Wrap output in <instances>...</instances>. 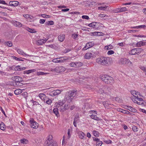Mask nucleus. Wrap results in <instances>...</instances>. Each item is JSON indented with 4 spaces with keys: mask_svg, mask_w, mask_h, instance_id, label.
<instances>
[{
    "mask_svg": "<svg viewBox=\"0 0 146 146\" xmlns=\"http://www.w3.org/2000/svg\"><path fill=\"white\" fill-rule=\"evenodd\" d=\"M110 60L109 58L102 57L97 58L96 62L101 65L108 66L110 64Z\"/></svg>",
    "mask_w": 146,
    "mask_h": 146,
    "instance_id": "obj_1",
    "label": "nucleus"
},
{
    "mask_svg": "<svg viewBox=\"0 0 146 146\" xmlns=\"http://www.w3.org/2000/svg\"><path fill=\"white\" fill-rule=\"evenodd\" d=\"M102 81L106 84H112L114 83L113 78L108 75H104L100 77Z\"/></svg>",
    "mask_w": 146,
    "mask_h": 146,
    "instance_id": "obj_2",
    "label": "nucleus"
},
{
    "mask_svg": "<svg viewBox=\"0 0 146 146\" xmlns=\"http://www.w3.org/2000/svg\"><path fill=\"white\" fill-rule=\"evenodd\" d=\"M119 62L121 64L126 65L129 66H132L133 65L132 62L129 59L125 58H120L119 60Z\"/></svg>",
    "mask_w": 146,
    "mask_h": 146,
    "instance_id": "obj_3",
    "label": "nucleus"
},
{
    "mask_svg": "<svg viewBox=\"0 0 146 146\" xmlns=\"http://www.w3.org/2000/svg\"><path fill=\"white\" fill-rule=\"evenodd\" d=\"M77 94V90L71 91L68 92V98L70 100H72Z\"/></svg>",
    "mask_w": 146,
    "mask_h": 146,
    "instance_id": "obj_4",
    "label": "nucleus"
},
{
    "mask_svg": "<svg viewBox=\"0 0 146 146\" xmlns=\"http://www.w3.org/2000/svg\"><path fill=\"white\" fill-rule=\"evenodd\" d=\"M55 70L57 72H62L65 71V68L63 66H58L55 68Z\"/></svg>",
    "mask_w": 146,
    "mask_h": 146,
    "instance_id": "obj_5",
    "label": "nucleus"
},
{
    "mask_svg": "<svg viewBox=\"0 0 146 146\" xmlns=\"http://www.w3.org/2000/svg\"><path fill=\"white\" fill-rule=\"evenodd\" d=\"M13 24L14 26L17 27H22L23 28H25V26L22 25L21 23L17 21H15L13 22Z\"/></svg>",
    "mask_w": 146,
    "mask_h": 146,
    "instance_id": "obj_6",
    "label": "nucleus"
},
{
    "mask_svg": "<svg viewBox=\"0 0 146 146\" xmlns=\"http://www.w3.org/2000/svg\"><path fill=\"white\" fill-rule=\"evenodd\" d=\"M48 141H45L44 143L45 146H57V143L55 141L50 143Z\"/></svg>",
    "mask_w": 146,
    "mask_h": 146,
    "instance_id": "obj_7",
    "label": "nucleus"
},
{
    "mask_svg": "<svg viewBox=\"0 0 146 146\" xmlns=\"http://www.w3.org/2000/svg\"><path fill=\"white\" fill-rule=\"evenodd\" d=\"M19 4V2L17 1H10L8 5L16 7L18 6Z\"/></svg>",
    "mask_w": 146,
    "mask_h": 146,
    "instance_id": "obj_8",
    "label": "nucleus"
},
{
    "mask_svg": "<svg viewBox=\"0 0 146 146\" xmlns=\"http://www.w3.org/2000/svg\"><path fill=\"white\" fill-rule=\"evenodd\" d=\"M30 123L31 127L35 129H36L38 127V124L36 122L33 120H31Z\"/></svg>",
    "mask_w": 146,
    "mask_h": 146,
    "instance_id": "obj_9",
    "label": "nucleus"
},
{
    "mask_svg": "<svg viewBox=\"0 0 146 146\" xmlns=\"http://www.w3.org/2000/svg\"><path fill=\"white\" fill-rule=\"evenodd\" d=\"M127 10L126 7H122L116 9L115 10V13L121 12H125Z\"/></svg>",
    "mask_w": 146,
    "mask_h": 146,
    "instance_id": "obj_10",
    "label": "nucleus"
},
{
    "mask_svg": "<svg viewBox=\"0 0 146 146\" xmlns=\"http://www.w3.org/2000/svg\"><path fill=\"white\" fill-rule=\"evenodd\" d=\"M93 45V44L91 42H88L86 44L85 46L83 48L82 50H85L92 46Z\"/></svg>",
    "mask_w": 146,
    "mask_h": 146,
    "instance_id": "obj_11",
    "label": "nucleus"
},
{
    "mask_svg": "<svg viewBox=\"0 0 146 146\" xmlns=\"http://www.w3.org/2000/svg\"><path fill=\"white\" fill-rule=\"evenodd\" d=\"M13 80L14 81L16 82H22L23 79L20 76H15L13 78Z\"/></svg>",
    "mask_w": 146,
    "mask_h": 146,
    "instance_id": "obj_12",
    "label": "nucleus"
},
{
    "mask_svg": "<svg viewBox=\"0 0 146 146\" xmlns=\"http://www.w3.org/2000/svg\"><path fill=\"white\" fill-rule=\"evenodd\" d=\"M17 52L19 54L24 55V56H27L30 57L32 56L31 55H30L29 54H26L25 53L23 52L22 50H21L20 49H18L17 50Z\"/></svg>",
    "mask_w": 146,
    "mask_h": 146,
    "instance_id": "obj_13",
    "label": "nucleus"
},
{
    "mask_svg": "<svg viewBox=\"0 0 146 146\" xmlns=\"http://www.w3.org/2000/svg\"><path fill=\"white\" fill-rule=\"evenodd\" d=\"M94 54L91 52H88L85 56V58L86 59H89L91 57L94 56Z\"/></svg>",
    "mask_w": 146,
    "mask_h": 146,
    "instance_id": "obj_14",
    "label": "nucleus"
},
{
    "mask_svg": "<svg viewBox=\"0 0 146 146\" xmlns=\"http://www.w3.org/2000/svg\"><path fill=\"white\" fill-rule=\"evenodd\" d=\"M125 106L127 107V108L128 107V108H126V109L129 110L131 112L135 113L137 111V110L133 108L130 106Z\"/></svg>",
    "mask_w": 146,
    "mask_h": 146,
    "instance_id": "obj_15",
    "label": "nucleus"
},
{
    "mask_svg": "<svg viewBox=\"0 0 146 146\" xmlns=\"http://www.w3.org/2000/svg\"><path fill=\"white\" fill-rule=\"evenodd\" d=\"M36 71V70L34 69L25 70L24 72V74H29L30 73L35 72Z\"/></svg>",
    "mask_w": 146,
    "mask_h": 146,
    "instance_id": "obj_16",
    "label": "nucleus"
},
{
    "mask_svg": "<svg viewBox=\"0 0 146 146\" xmlns=\"http://www.w3.org/2000/svg\"><path fill=\"white\" fill-rule=\"evenodd\" d=\"M25 28L27 31L31 33H33L36 32V31L34 29H30L28 27H26L25 26V28Z\"/></svg>",
    "mask_w": 146,
    "mask_h": 146,
    "instance_id": "obj_17",
    "label": "nucleus"
},
{
    "mask_svg": "<svg viewBox=\"0 0 146 146\" xmlns=\"http://www.w3.org/2000/svg\"><path fill=\"white\" fill-rule=\"evenodd\" d=\"M53 113L55 114V115L58 117L59 116V114L58 113V109L57 108H55L53 110Z\"/></svg>",
    "mask_w": 146,
    "mask_h": 146,
    "instance_id": "obj_18",
    "label": "nucleus"
},
{
    "mask_svg": "<svg viewBox=\"0 0 146 146\" xmlns=\"http://www.w3.org/2000/svg\"><path fill=\"white\" fill-rule=\"evenodd\" d=\"M38 96L42 100H44V102H45V98H47L46 97V96L43 93L40 94Z\"/></svg>",
    "mask_w": 146,
    "mask_h": 146,
    "instance_id": "obj_19",
    "label": "nucleus"
},
{
    "mask_svg": "<svg viewBox=\"0 0 146 146\" xmlns=\"http://www.w3.org/2000/svg\"><path fill=\"white\" fill-rule=\"evenodd\" d=\"M58 38L59 41L62 42L65 38V35H64L61 34L58 36Z\"/></svg>",
    "mask_w": 146,
    "mask_h": 146,
    "instance_id": "obj_20",
    "label": "nucleus"
},
{
    "mask_svg": "<svg viewBox=\"0 0 146 146\" xmlns=\"http://www.w3.org/2000/svg\"><path fill=\"white\" fill-rule=\"evenodd\" d=\"M98 23L96 22H92L90 23L89 24L88 26L90 27L96 28L97 24H98Z\"/></svg>",
    "mask_w": 146,
    "mask_h": 146,
    "instance_id": "obj_21",
    "label": "nucleus"
},
{
    "mask_svg": "<svg viewBox=\"0 0 146 146\" xmlns=\"http://www.w3.org/2000/svg\"><path fill=\"white\" fill-rule=\"evenodd\" d=\"M69 108V107H68V105L65 104V105L64 107H62L60 109V111H64L68 109Z\"/></svg>",
    "mask_w": 146,
    "mask_h": 146,
    "instance_id": "obj_22",
    "label": "nucleus"
},
{
    "mask_svg": "<svg viewBox=\"0 0 146 146\" xmlns=\"http://www.w3.org/2000/svg\"><path fill=\"white\" fill-rule=\"evenodd\" d=\"M146 27V26L145 25H141L138 26H137L135 27H131V28L132 29H142V28H145Z\"/></svg>",
    "mask_w": 146,
    "mask_h": 146,
    "instance_id": "obj_23",
    "label": "nucleus"
},
{
    "mask_svg": "<svg viewBox=\"0 0 146 146\" xmlns=\"http://www.w3.org/2000/svg\"><path fill=\"white\" fill-rule=\"evenodd\" d=\"M44 24L46 26L52 25L54 24V22L52 21H46Z\"/></svg>",
    "mask_w": 146,
    "mask_h": 146,
    "instance_id": "obj_24",
    "label": "nucleus"
},
{
    "mask_svg": "<svg viewBox=\"0 0 146 146\" xmlns=\"http://www.w3.org/2000/svg\"><path fill=\"white\" fill-rule=\"evenodd\" d=\"M26 69V68L23 67H21L20 66H16L15 70H25Z\"/></svg>",
    "mask_w": 146,
    "mask_h": 146,
    "instance_id": "obj_25",
    "label": "nucleus"
},
{
    "mask_svg": "<svg viewBox=\"0 0 146 146\" xmlns=\"http://www.w3.org/2000/svg\"><path fill=\"white\" fill-rule=\"evenodd\" d=\"M130 92L131 94L135 97V96H136L135 95L137 96L138 94L140 95L139 92H136V91L135 90L131 91Z\"/></svg>",
    "mask_w": 146,
    "mask_h": 146,
    "instance_id": "obj_26",
    "label": "nucleus"
},
{
    "mask_svg": "<svg viewBox=\"0 0 146 146\" xmlns=\"http://www.w3.org/2000/svg\"><path fill=\"white\" fill-rule=\"evenodd\" d=\"M22 92V90L21 89H17L14 91V93L16 95H19Z\"/></svg>",
    "mask_w": 146,
    "mask_h": 146,
    "instance_id": "obj_27",
    "label": "nucleus"
},
{
    "mask_svg": "<svg viewBox=\"0 0 146 146\" xmlns=\"http://www.w3.org/2000/svg\"><path fill=\"white\" fill-rule=\"evenodd\" d=\"M0 129L3 131L5 129V125L4 123L3 122H1L0 124Z\"/></svg>",
    "mask_w": 146,
    "mask_h": 146,
    "instance_id": "obj_28",
    "label": "nucleus"
},
{
    "mask_svg": "<svg viewBox=\"0 0 146 146\" xmlns=\"http://www.w3.org/2000/svg\"><path fill=\"white\" fill-rule=\"evenodd\" d=\"M13 85L14 86H21L22 85V84L20 82H15L13 84Z\"/></svg>",
    "mask_w": 146,
    "mask_h": 146,
    "instance_id": "obj_29",
    "label": "nucleus"
},
{
    "mask_svg": "<svg viewBox=\"0 0 146 146\" xmlns=\"http://www.w3.org/2000/svg\"><path fill=\"white\" fill-rule=\"evenodd\" d=\"M136 48L132 49L130 52V54L131 55H135L137 54Z\"/></svg>",
    "mask_w": 146,
    "mask_h": 146,
    "instance_id": "obj_30",
    "label": "nucleus"
},
{
    "mask_svg": "<svg viewBox=\"0 0 146 146\" xmlns=\"http://www.w3.org/2000/svg\"><path fill=\"white\" fill-rule=\"evenodd\" d=\"M85 136V134L82 132H81L79 133V137L81 139H84Z\"/></svg>",
    "mask_w": 146,
    "mask_h": 146,
    "instance_id": "obj_31",
    "label": "nucleus"
},
{
    "mask_svg": "<svg viewBox=\"0 0 146 146\" xmlns=\"http://www.w3.org/2000/svg\"><path fill=\"white\" fill-rule=\"evenodd\" d=\"M107 6H101L100 7H98V10H105L106 9H107Z\"/></svg>",
    "mask_w": 146,
    "mask_h": 146,
    "instance_id": "obj_32",
    "label": "nucleus"
},
{
    "mask_svg": "<svg viewBox=\"0 0 146 146\" xmlns=\"http://www.w3.org/2000/svg\"><path fill=\"white\" fill-rule=\"evenodd\" d=\"M56 92L55 90L52 91V92H50L48 94L50 96H55L56 95Z\"/></svg>",
    "mask_w": 146,
    "mask_h": 146,
    "instance_id": "obj_33",
    "label": "nucleus"
},
{
    "mask_svg": "<svg viewBox=\"0 0 146 146\" xmlns=\"http://www.w3.org/2000/svg\"><path fill=\"white\" fill-rule=\"evenodd\" d=\"M76 65V68L79 67L83 65V63L80 62H75Z\"/></svg>",
    "mask_w": 146,
    "mask_h": 146,
    "instance_id": "obj_34",
    "label": "nucleus"
},
{
    "mask_svg": "<svg viewBox=\"0 0 146 146\" xmlns=\"http://www.w3.org/2000/svg\"><path fill=\"white\" fill-rule=\"evenodd\" d=\"M137 54H139L143 50V49L141 48H136Z\"/></svg>",
    "mask_w": 146,
    "mask_h": 146,
    "instance_id": "obj_35",
    "label": "nucleus"
},
{
    "mask_svg": "<svg viewBox=\"0 0 146 146\" xmlns=\"http://www.w3.org/2000/svg\"><path fill=\"white\" fill-rule=\"evenodd\" d=\"M52 135H49L48 136V137L46 141H48L49 143L52 142L53 140H52Z\"/></svg>",
    "mask_w": 146,
    "mask_h": 146,
    "instance_id": "obj_36",
    "label": "nucleus"
},
{
    "mask_svg": "<svg viewBox=\"0 0 146 146\" xmlns=\"http://www.w3.org/2000/svg\"><path fill=\"white\" fill-rule=\"evenodd\" d=\"M93 134L94 136L96 137H98L99 136V133L96 131H94L93 132Z\"/></svg>",
    "mask_w": 146,
    "mask_h": 146,
    "instance_id": "obj_37",
    "label": "nucleus"
},
{
    "mask_svg": "<svg viewBox=\"0 0 146 146\" xmlns=\"http://www.w3.org/2000/svg\"><path fill=\"white\" fill-rule=\"evenodd\" d=\"M58 59H59V60L60 61V62H64V60H66V57H64L59 58H58Z\"/></svg>",
    "mask_w": 146,
    "mask_h": 146,
    "instance_id": "obj_38",
    "label": "nucleus"
},
{
    "mask_svg": "<svg viewBox=\"0 0 146 146\" xmlns=\"http://www.w3.org/2000/svg\"><path fill=\"white\" fill-rule=\"evenodd\" d=\"M5 45L9 47L12 46V44L11 41H7L5 42Z\"/></svg>",
    "mask_w": 146,
    "mask_h": 146,
    "instance_id": "obj_39",
    "label": "nucleus"
},
{
    "mask_svg": "<svg viewBox=\"0 0 146 146\" xmlns=\"http://www.w3.org/2000/svg\"><path fill=\"white\" fill-rule=\"evenodd\" d=\"M43 41V39H40V40H38L37 41V44L38 45H41L44 43Z\"/></svg>",
    "mask_w": 146,
    "mask_h": 146,
    "instance_id": "obj_40",
    "label": "nucleus"
},
{
    "mask_svg": "<svg viewBox=\"0 0 146 146\" xmlns=\"http://www.w3.org/2000/svg\"><path fill=\"white\" fill-rule=\"evenodd\" d=\"M90 117L92 119L95 120H98V118L97 117L96 115H94L92 114L90 115Z\"/></svg>",
    "mask_w": 146,
    "mask_h": 146,
    "instance_id": "obj_41",
    "label": "nucleus"
},
{
    "mask_svg": "<svg viewBox=\"0 0 146 146\" xmlns=\"http://www.w3.org/2000/svg\"><path fill=\"white\" fill-rule=\"evenodd\" d=\"M20 141L22 143L25 144L27 143L28 142V141L27 139H23L21 140Z\"/></svg>",
    "mask_w": 146,
    "mask_h": 146,
    "instance_id": "obj_42",
    "label": "nucleus"
},
{
    "mask_svg": "<svg viewBox=\"0 0 146 146\" xmlns=\"http://www.w3.org/2000/svg\"><path fill=\"white\" fill-rule=\"evenodd\" d=\"M105 48L107 50H110L113 48V46L111 45H109L108 46H106L105 47Z\"/></svg>",
    "mask_w": 146,
    "mask_h": 146,
    "instance_id": "obj_43",
    "label": "nucleus"
},
{
    "mask_svg": "<svg viewBox=\"0 0 146 146\" xmlns=\"http://www.w3.org/2000/svg\"><path fill=\"white\" fill-rule=\"evenodd\" d=\"M102 144V142L100 140L98 141L96 143V146H101Z\"/></svg>",
    "mask_w": 146,
    "mask_h": 146,
    "instance_id": "obj_44",
    "label": "nucleus"
},
{
    "mask_svg": "<svg viewBox=\"0 0 146 146\" xmlns=\"http://www.w3.org/2000/svg\"><path fill=\"white\" fill-rule=\"evenodd\" d=\"M132 129L134 132H137L138 130V127L135 126H133L132 127Z\"/></svg>",
    "mask_w": 146,
    "mask_h": 146,
    "instance_id": "obj_45",
    "label": "nucleus"
},
{
    "mask_svg": "<svg viewBox=\"0 0 146 146\" xmlns=\"http://www.w3.org/2000/svg\"><path fill=\"white\" fill-rule=\"evenodd\" d=\"M12 58L13 59H14L15 60H17V61H23V60H22V59H21L19 58H17V57L15 56H13Z\"/></svg>",
    "mask_w": 146,
    "mask_h": 146,
    "instance_id": "obj_46",
    "label": "nucleus"
},
{
    "mask_svg": "<svg viewBox=\"0 0 146 146\" xmlns=\"http://www.w3.org/2000/svg\"><path fill=\"white\" fill-rule=\"evenodd\" d=\"M103 104L105 108H107L106 107H107L108 106L110 105L109 103H108L107 101L103 102Z\"/></svg>",
    "mask_w": 146,
    "mask_h": 146,
    "instance_id": "obj_47",
    "label": "nucleus"
},
{
    "mask_svg": "<svg viewBox=\"0 0 146 146\" xmlns=\"http://www.w3.org/2000/svg\"><path fill=\"white\" fill-rule=\"evenodd\" d=\"M70 66L71 67H73L74 68H76V65L75 62H71L70 64Z\"/></svg>",
    "mask_w": 146,
    "mask_h": 146,
    "instance_id": "obj_48",
    "label": "nucleus"
},
{
    "mask_svg": "<svg viewBox=\"0 0 146 146\" xmlns=\"http://www.w3.org/2000/svg\"><path fill=\"white\" fill-rule=\"evenodd\" d=\"M137 46L139 47L142 46V41H140L137 42L136 44Z\"/></svg>",
    "mask_w": 146,
    "mask_h": 146,
    "instance_id": "obj_49",
    "label": "nucleus"
},
{
    "mask_svg": "<svg viewBox=\"0 0 146 146\" xmlns=\"http://www.w3.org/2000/svg\"><path fill=\"white\" fill-rule=\"evenodd\" d=\"M23 17L27 19H31L30 17V15L28 14H25L23 15Z\"/></svg>",
    "mask_w": 146,
    "mask_h": 146,
    "instance_id": "obj_50",
    "label": "nucleus"
},
{
    "mask_svg": "<svg viewBox=\"0 0 146 146\" xmlns=\"http://www.w3.org/2000/svg\"><path fill=\"white\" fill-rule=\"evenodd\" d=\"M91 34H92V35H93L94 36H99L100 35H99L98 34L100 33V32H94L93 33H91Z\"/></svg>",
    "mask_w": 146,
    "mask_h": 146,
    "instance_id": "obj_51",
    "label": "nucleus"
},
{
    "mask_svg": "<svg viewBox=\"0 0 146 146\" xmlns=\"http://www.w3.org/2000/svg\"><path fill=\"white\" fill-rule=\"evenodd\" d=\"M64 103L63 102V101H59L57 103V106H58V105H59V106H62L63 105Z\"/></svg>",
    "mask_w": 146,
    "mask_h": 146,
    "instance_id": "obj_52",
    "label": "nucleus"
},
{
    "mask_svg": "<svg viewBox=\"0 0 146 146\" xmlns=\"http://www.w3.org/2000/svg\"><path fill=\"white\" fill-rule=\"evenodd\" d=\"M123 113L125 114H128L131 115H132V113L130 112L129 111L127 110H124L123 111Z\"/></svg>",
    "mask_w": 146,
    "mask_h": 146,
    "instance_id": "obj_53",
    "label": "nucleus"
},
{
    "mask_svg": "<svg viewBox=\"0 0 146 146\" xmlns=\"http://www.w3.org/2000/svg\"><path fill=\"white\" fill-rule=\"evenodd\" d=\"M41 16L42 17L44 18H48L50 17V16L48 15H45L44 14H42L41 15Z\"/></svg>",
    "mask_w": 146,
    "mask_h": 146,
    "instance_id": "obj_54",
    "label": "nucleus"
},
{
    "mask_svg": "<svg viewBox=\"0 0 146 146\" xmlns=\"http://www.w3.org/2000/svg\"><path fill=\"white\" fill-rule=\"evenodd\" d=\"M52 61L53 62L55 63H59L60 62V60H59V59H58V58L53 59Z\"/></svg>",
    "mask_w": 146,
    "mask_h": 146,
    "instance_id": "obj_55",
    "label": "nucleus"
},
{
    "mask_svg": "<svg viewBox=\"0 0 146 146\" xmlns=\"http://www.w3.org/2000/svg\"><path fill=\"white\" fill-rule=\"evenodd\" d=\"M114 53V51H113L112 50H110L108 51L107 52L108 54L110 55H111L113 54Z\"/></svg>",
    "mask_w": 146,
    "mask_h": 146,
    "instance_id": "obj_56",
    "label": "nucleus"
},
{
    "mask_svg": "<svg viewBox=\"0 0 146 146\" xmlns=\"http://www.w3.org/2000/svg\"><path fill=\"white\" fill-rule=\"evenodd\" d=\"M111 86H110L106 87V90L110 92L111 91Z\"/></svg>",
    "mask_w": 146,
    "mask_h": 146,
    "instance_id": "obj_57",
    "label": "nucleus"
},
{
    "mask_svg": "<svg viewBox=\"0 0 146 146\" xmlns=\"http://www.w3.org/2000/svg\"><path fill=\"white\" fill-rule=\"evenodd\" d=\"M45 74V73L43 72H37L36 73V74L38 75H44Z\"/></svg>",
    "mask_w": 146,
    "mask_h": 146,
    "instance_id": "obj_58",
    "label": "nucleus"
},
{
    "mask_svg": "<svg viewBox=\"0 0 146 146\" xmlns=\"http://www.w3.org/2000/svg\"><path fill=\"white\" fill-rule=\"evenodd\" d=\"M22 96L25 98H26L27 96V92H25L22 94Z\"/></svg>",
    "mask_w": 146,
    "mask_h": 146,
    "instance_id": "obj_59",
    "label": "nucleus"
},
{
    "mask_svg": "<svg viewBox=\"0 0 146 146\" xmlns=\"http://www.w3.org/2000/svg\"><path fill=\"white\" fill-rule=\"evenodd\" d=\"M140 69L143 70L145 72H146V68L143 66H140L139 67Z\"/></svg>",
    "mask_w": 146,
    "mask_h": 146,
    "instance_id": "obj_60",
    "label": "nucleus"
},
{
    "mask_svg": "<svg viewBox=\"0 0 146 146\" xmlns=\"http://www.w3.org/2000/svg\"><path fill=\"white\" fill-rule=\"evenodd\" d=\"M0 3L8 5V4L6 3L5 1L3 0H0Z\"/></svg>",
    "mask_w": 146,
    "mask_h": 146,
    "instance_id": "obj_61",
    "label": "nucleus"
},
{
    "mask_svg": "<svg viewBox=\"0 0 146 146\" xmlns=\"http://www.w3.org/2000/svg\"><path fill=\"white\" fill-rule=\"evenodd\" d=\"M82 17L83 19H85L87 20H88L89 19V17L87 15H83Z\"/></svg>",
    "mask_w": 146,
    "mask_h": 146,
    "instance_id": "obj_62",
    "label": "nucleus"
},
{
    "mask_svg": "<svg viewBox=\"0 0 146 146\" xmlns=\"http://www.w3.org/2000/svg\"><path fill=\"white\" fill-rule=\"evenodd\" d=\"M46 20L45 19H40L39 21V23L40 24H43L44 23Z\"/></svg>",
    "mask_w": 146,
    "mask_h": 146,
    "instance_id": "obj_63",
    "label": "nucleus"
},
{
    "mask_svg": "<svg viewBox=\"0 0 146 146\" xmlns=\"http://www.w3.org/2000/svg\"><path fill=\"white\" fill-rule=\"evenodd\" d=\"M98 92L99 93L102 94L104 93V91L102 89H100L98 90Z\"/></svg>",
    "mask_w": 146,
    "mask_h": 146,
    "instance_id": "obj_64",
    "label": "nucleus"
}]
</instances>
